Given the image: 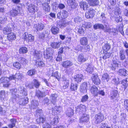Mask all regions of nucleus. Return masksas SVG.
<instances>
[{
  "label": "nucleus",
  "instance_id": "obj_23",
  "mask_svg": "<svg viewBox=\"0 0 128 128\" xmlns=\"http://www.w3.org/2000/svg\"><path fill=\"white\" fill-rule=\"evenodd\" d=\"M62 81L64 82V84L63 86V88L66 89L69 86V80L66 78L63 77H62Z\"/></svg>",
  "mask_w": 128,
  "mask_h": 128
},
{
  "label": "nucleus",
  "instance_id": "obj_2",
  "mask_svg": "<svg viewBox=\"0 0 128 128\" xmlns=\"http://www.w3.org/2000/svg\"><path fill=\"white\" fill-rule=\"evenodd\" d=\"M36 114L37 116H39V118L36 119V122L38 123H44L46 120L44 116L42 115L41 110H37L36 113Z\"/></svg>",
  "mask_w": 128,
  "mask_h": 128
},
{
  "label": "nucleus",
  "instance_id": "obj_15",
  "mask_svg": "<svg viewBox=\"0 0 128 128\" xmlns=\"http://www.w3.org/2000/svg\"><path fill=\"white\" fill-rule=\"evenodd\" d=\"M74 80L77 83L80 82L81 80L84 78V76L81 74H79L75 75L74 76Z\"/></svg>",
  "mask_w": 128,
  "mask_h": 128
},
{
  "label": "nucleus",
  "instance_id": "obj_19",
  "mask_svg": "<svg viewBox=\"0 0 128 128\" xmlns=\"http://www.w3.org/2000/svg\"><path fill=\"white\" fill-rule=\"evenodd\" d=\"M34 57L37 59H40L42 56V53L40 51L35 50L33 52Z\"/></svg>",
  "mask_w": 128,
  "mask_h": 128
},
{
  "label": "nucleus",
  "instance_id": "obj_27",
  "mask_svg": "<svg viewBox=\"0 0 128 128\" xmlns=\"http://www.w3.org/2000/svg\"><path fill=\"white\" fill-rule=\"evenodd\" d=\"M81 117L80 118V121L83 122H87L89 120V116L84 114H83Z\"/></svg>",
  "mask_w": 128,
  "mask_h": 128
},
{
  "label": "nucleus",
  "instance_id": "obj_35",
  "mask_svg": "<svg viewBox=\"0 0 128 128\" xmlns=\"http://www.w3.org/2000/svg\"><path fill=\"white\" fill-rule=\"evenodd\" d=\"M43 6L44 9L46 12H49L50 11V7L49 5L48 4H46V3H43L42 4Z\"/></svg>",
  "mask_w": 128,
  "mask_h": 128
},
{
  "label": "nucleus",
  "instance_id": "obj_12",
  "mask_svg": "<svg viewBox=\"0 0 128 128\" xmlns=\"http://www.w3.org/2000/svg\"><path fill=\"white\" fill-rule=\"evenodd\" d=\"M95 10L92 8H90L88 12L86 14V16L87 18H92L94 16Z\"/></svg>",
  "mask_w": 128,
  "mask_h": 128
},
{
  "label": "nucleus",
  "instance_id": "obj_25",
  "mask_svg": "<svg viewBox=\"0 0 128 128\" xmlns=\"http://www.w3.org/2000/svg\"><path fill=\"white\" fill-rule=\"evenodd\" d=\"M20 100L19 101V103L20 105H25L28 102V98H22L21 97V98Z\"/></svg>",
  "mask_w": 128,
  "mask_h": 128
},
{
  "label": "nucleus",
  "instance_id": "obj_40",
  "mask_svg": "<svg viewBox=\"0 0 128 128\" xmlns=\"http://www.w3.org/2000/svg\"><path fill=\"white\" fill-rule=\"evenodd\" d=\"M113 56L112 53L111 52L105 53L104 55L103 56L102 58L104 60H106L107 58L112 57Z\"/></svg>",
  "mask_w": 128,
  "mask_h": 128
},
{
  "label": "nucleus",
  "instance_id": "obj_16",
  "mask_svg": "<svg viewBox=\"0 0 128 128\" xmlns=\"http://www.w3.org/2000/svg\"><path fill=\"white\" fill-rule=\"evenodd\" d=\"M57 95L56 94H51L50 96V99L52 103L54 105L56 104V102L57 100Z\"/></svg>",
  "mask_w": 128,
  "mask_h": 128
},
{
  "label": "nucleus",
  "instance_id": "obj_49",
  "mask_svg": "<svg viewBox=\"0 0 128 128\" xmlns=\"http://www.w3.org/2000/svg\"><path fill=\"white\" fill-rule=\"evenodd\" d=\"M45 52H46L50 54V55L52 56L54 52V50L52 48H46V51Z\"/></svg>",
  "mask_w": 128,
  "mask_h": 128
},
{
  "label": "nucleus",
  "instance_id": "obj_13",
  "mask_svg": "<svg viewBox=\"0 0 128 128\" xmlns=\"http://www.w3.org/2000/svg\"><path fill=\"white\" fill-rule=\"evenodd\" d=\"M50 34V32L48 30L44 31L42 32L39 34V38H40L44 40V38H47Z\"/></svg>",
  "mask_w": 128,
  "mask_h": 128
},
{
  "label": "nucleus",
  "instance_id": "obj_43",
  "mask_svg": "<svg viewBox=\"0 0 128 128\" xmlns=\"http://www.w3.org/2000/svg\"><path fill=\"white\" fill-rule=\"evenodd\" d=\"M59 29L58 27L55 26H53L52 27L51 31L54 34H58L59 31Z\"/></svg>",
  "mask_w": 128,
  "mask_h": 128
},
{
  "label": "nucleus",
  "instance_id": "obj_30",
  "mask_svg": "<svg viewBox=\"0 0 128 128\" xmlns=\"http://www.w3.org/2000/svg\"><path fill=\"white\" fill-rule=\"evenodd\" d=\"M8 40L10 41L15 40L16 38V36L15 34L13 32L10 33L8 34L7 36Z\"/></svg>",
  "mask_w": 128,
  "mask_h": 128
},
{
  "label": "nucleus",
  "instance_id": "obj_56",
  "mask_svg": "<svg viewBox=\"0 0 128 128\" xmlns=\"http://www.w3.org/2000/svg\"><path fill=\"white\" fill-rule=\"evenodd\" d=\"M67 2L68 5L71 6L76 4L74 0H67Z\"/></svg>",
  "mask_w": 128,
  "mask_h": 128
},
{
  "label": "nucleus",
  "instance_id": "obj_41",
  "mask_svg": "<svg viewBox=\"0 0 128 128\" xmlns=\"http://www.w3.org/2000/svg\"><path fill=\"white\" fill-rule=\"evenodd\" d=\"M36 71L34 68L28 71L27 72V74L30 76H32L35 74Z\"/></svg>",
  "mask_w": 128,
  "mask_h": 128
},
{
  "label": "nucleus",
  "instance_id": "obj_54",
  "mask_svg": "<svg viewBox=\"0 0 128 128\" xmlns=\"http://www.w3.org/2000/svg\"><path fill=\"white\" fill-rule=\"evenodd\" d=\"M86 71L90 74H92L93 70V68L90 65H88L86 70Z\"/></svg>",
  "mask_w": 128,
  "mask_h": 128
},
{
  "label": "nucleus",
  "instance_id": "obj_37",
  "mask_svg": "<svg viewBox=\"0 0 128 128\" xmlns=\"http://www.w3.org/2000/svg\"><path fill=\"white\" fill-rule=\"evenodd\" d=\"M74 110L71 108H68L66 112V114L69 117H70L74 114Z\"/></svg>",
  "mask_w": 128,
  "mask_h": 128
},
{
  "label": "nucleus",
  "instance_id": "obj_50",
  "mask_svg": "<svg viewBox=\"0 0 128 128\" xmlns=\"http://www.w3.org/2000/svg\"><path fill=\"white\" fill-rule=\"evenodd\" d=\"M86 30L85 28H84L83 26L80 28L78 30V33L82 35H84L85 34V32H86Z\"/></svg>",
  "mask_w": 128,
  "mask_h": 128
},
{
  "label": "nucleus",
  "instance_id": "obj_60",
  "mask_svg": "<svg viewBox=\"0 0 128 128\" xmlns=\"http://www.w3.org/2000/svg\"><path fill=\"white\" fill-rule=\"evenodd\" d=\"M15 75L17 79H21L24 77L22 74L19 72L16 73Z\"/></svg>",
  "mask_w": 128,
  "mask_h": 128
},
{
  "label": "nucleus",
  "instance_id": "obj_64",
  "mask_svg": "<svg viewBox=\"0 0 128 128\" xmlns=\"http://www.w3.org/2000/svg\"><path fill=\"white\" fill-rule=\"evenodd\" d=\"M14 66L17 68L19 69L21 67L20 64L18 62H16L13 64Z\"/></svg>",
  "mask_w": 128,
  "mask_h": 128
},
{
  "label": "nucleus",
  "instance_id": "obj_58",
  "mask_svg": "<svg viewBox=\"0 0 128 128\" xmlns=\"http://www.w3.org/2000/svg\"><path fill=\"white\" fill-rule=\"evenodd\" d=\"M102 78L104 80L108 82L109 80V76L107 73L104 74L102 76Z\"/></svg>",
  "mask_w": 128,
  "mask_h": 128
},
{
  "label": "nucleus",
  "instance_id": "obj_7",
  "mask_svg": "<svg viewBox=\"0 0 128 128\" xmlns=\"http://www.w3.org/2000/svg\"><path fill=\"white\" fill-rule=\"evenodd\" d=\"M9 79L7 77H2L0 79V83H3V86L5 87H8L10 85L9 83Z\"/></svg>",
  "mask_w": 128,
  "mask_h": 128
},
{
  "label": "nucleus",
  "instance_id": "obj_46",
  "mask_svg": "<svg viewBox=\"0 0 128 128\" xmlns=\"http://www.w3.org/2000/svg\"><path fill=\"white\" fill-rule=\"evenodd\" d=\"M6 95V93L4 90H2L0 91V98L2 101L4 100Z\"/></svg>",
  "mask_w": 128,
  "mask_h": 128
},
{
  "label": "nucleus",
  "instance_id": "obj_5",
  "mask_svg": "<svg viewBox=\"0 0 128 128\" xmlns=\"http://www.w3.org/2000/svg\"><path fill=\"white\" fill-rule=\"evenodd\" d=\"M21 8L17 6L13 7L10 11V14L12 16H16L20 13Z\"/></svg>",
  "mask_w": 128,
  "mask_h": 128
},
{
  "label": "nucleus",
  "instance_id": "obj_34",
  "mask_svg": "<svg viewBox=\"0 0 128 128\" xmlns=\"http://www.w3.org/2000/svg\"><path fill=\"white\" fill-rule=\"evenodd\" d=\"M88 3L90 6H94L98 5L99 2L98 0H90Z\"/></svg>",
  "mask_w": 128,
  "mask_h": 128
},
{
  "label": "nucleus",
  "instance_id": "obj_45",
  "mask_svg": "<svg viewBox=\"0 0 128 128\" xmlns=\"http://www.w3.org/2000/svg\"><path fill=\"white\" fill-rule=\"evenodd\" d=\"M10 121L11 123L9 124L8 126L10 128H12L15 126L16 120L14 119H12L10 120Z\"/></svg>",
  "mask_w": 128,
  "mask_h": 128
},
{
  "label": "nucleus",
  "instance_id": "obj_28",
  "mask_svg": "<svg viewBox=\"0 0 128 128\" xmlns=\"http://www.w3.org/2000/svg\"><path fill=\"white\" fill-rule=\"evenodd\" d=\"M80 44L82 46H86L88 44V40L86 37L81 38L80 40Z\"/></svg>",
  "mask_w": 128,
  "mask_h": 128
},
{
  "label": "nucleus",
  "instance_id": "obj_31",
  "mask_svg": "<svg viewBox=\"0 0 128 128\" xmlns=\"http://www.w3.org/2000/svg\"><path fill=\"white\" fill-rule=\"evenodd\" d=\"M67 23L64 21H59L58 22L57 26L61 28H62L66 26Z\"/></svg>",
  "mask_w": 128,
  "mask_h": 128
},
{
  "label": "nucleus",
  "instance_id": "obj_9",
  "mask_svg": "<svg viewBox=\"0 0 128 128\" xmlns=\"http://www.w3.org/2000/svg\"><path fill=\"white\" fill-rule=\"evenodd\" d=\"M24 39L27 42H31L34 41V37L32 34L25 32L24 34Z\"/></svg>",
  "mask_w": 128,
  "mask_h": 128
},
{
  "label": "nucleus",
  "instance_id": "obj_10",
  "mask_svg": "<svg viewBox=\"0 0 128 128\" xmlns=\"http://www.w3.org/2000/svg\"><path fill=\"white\" fill-rule=\"evenodd\" d=\"M92 79L93 82L95 84L98 85L100 84V80L97 74H92Z\"/></svg>",
  "mask_w": 128,
  "mask_h": 128
},
{
  "label": "nucleus",
  "instance_id": "obj_47",
  "mask_svg": "<svg viewBox=\"0 0 128 128\" xmlns=\"http://www.w3.org/2000/svg\"><path fill=\"white\" fill-rule=\"evenodd\" d=\"M94 28L95 29L98 28L102 29H103L104 28V26L102 24H96L94 26Z\"/></svg>",
  "mask_w": 128,
  "mask_h": 128
},
{
  "label": "nucleus",
  "instance_id": "obj_11",
  "mask_svg": "<svg viewBox=\"0 0 128 128\" xmlns=\"http://www.w3.org/2000/svg\"><path fill=\"white\" fill-rule=\"evenodd\" d=\"M26 5L28 6L27 7L29 12L32 13H34L36 11V6L33 4H29L27 3Z\"/></svg>",
  "mask_w": 128,
  "mask_h": 128
},
{
  "label": "nucleus",
  "instance_id": "obj_32",
  "mask_svg": "<svg viewBox=\"0 0 128 128\" xmlns=\"http://www.w3.org/2000/svg\"><path fill=\"white\" fill-rule=\"evenodd\" d=\"M119 56L121 60H124L125 58V51L123 50H120L119 52Z\"/></svg>",
  "mask_w": 128,
  "mask_h": 128
},
{
  "label": "nucleus",
  "instance_id": "obj_39",
  "mask_svg": "<svg viewBox=\"0 0 128 128\" xmlns=\"http://www.w3.org/2000/svg\"><path fill=\"white\" fill-rule=\"evenodd\" d=\"M31 107L33 108H36L38 105V102L35 100H33L31 101Z\"/></svg>",
  "mask_w": 128,
  "mask_h": 128
},
{
  "label": "nucleus",
  "instance_id": "obj_4",
  "mask_svg": "<svg viewBox=\"0 0 128 128\" xmlns=\"http://www.w3.org/2000/svg\"><path fill=\"white\" fill-rule=\"evenodd\" d=\"M59 118L58 116H56L54 118L50 117L48 120V123L50 125L57 124L59 122Z\"/></svg>",
  "mask_w": 128,
  "mask_h": 128
},
{
  "label": "nucleus",
  "instance_id": "obj_1",
  "mask_svg": "<svg viewBox=\"0 0 128 128\" xmlns=\"http://www.w3.org/2000/svg\"><path fill=\"white\" fill-rule=\"evenodd\" d=\"M18 93L20 94H16L12 95V100H19L22 96L24 97L27 95V92L25 90L24 87L22 86H20L18 88Z\"/></svg>",
  "mask_w": 128,
  "mask_h": 128
},
{
  "label": "nucleus",
  "instance_id": "obj_59",
  "mask_svg": "<svg viewBox=\"0 0 128 128\" xmlns=\"http://www.w3.org/2000/svg\"><path fill=\"white\" fill-rule=\"evenodd\" d=\"M102 29L104 30V32H110L112 31V29L110 28L108 26H106L105 28L104 27V28Z\"/></svg>",
  "mask_w": 128,
  "mask_h": 128
},
{
  "label": "nucleus",
  "instance_id": "obj_6",
  "mask_svg": "<svg viewBox=\"0 0 128 128\" xmlns=\"http://www.w3.org/2000/svg\"><path fill=\"white\" fill-rule=\"evenodd\" d=\"M95 120L94 122L96 124L100 123L104 119V116L102 114L99 113L95 115Z\"/></svg>",
  "mask_w": 128,
  "mask_h": 128
},
{
  "label": "nucleus",
  "instance_id": "obj_20",
  "mask_svg": "<svg viewBox=\"0 0 128 128\" xmlns=\"http://www.w3.org/2000/svg\"><path fill=\"white\" fill-rule=\"evenodd\" d=\"M79 5L81 8H82L84 10H87L88 8V4L86 2L84 1H81L79 3Z\"/></svg>",
  "mask_w": 128,
  "mask_h": 128
},
{
  "label": "nucleus",
  "instance_id": "obj_57",
  "mask_svg": "<svg viewBox=\"0 0 128 128\" xmlns=\"http://www.w3.org/2000/svg\"><path fill=\"white\" fill-rule=\"evenodd\" d=\"M115 20L117 22H121L122 20V17L119 16H115Z\"/></svg>",
  "mask_w": 128,
  "mask_h": 128
},
{
  "label": "nucleus",
  "instance_id": "obj_26",
  "mask_svg": "<svg viewBox=\"0 0 128 128\" xmlns=\"http://www.w3.org/2000/svg\"><path fill=\"white\" fill-rule=\"evenodd\" d=\"M36 95L39 99H41L45 96L44 92L39 90L36 91Z\"/></svg>",
  "mask_w": 128,
  "mask_h": 128
},
{
  "label": "nucleus",
  "instance_id": "obj_51",
  "mask_svg": "<svg viewBox=\"0 0 128 128\" xmlns=\"http://www.w3.org/2000/svg\"><path fill=\"white\" fill-rule=\"evenodd\" d=\"M44 58L47 59L49 60L52 59V56L50 55V54L46 52H44Z\"/></svg>",
  "mask_w": 128,
  "mask_h": 128
},
{
  "label": "nucleus",
  "instance_id": "obj_21",
  "mask_svg": "<svg viewBox=\"0 0 128 128\" xmlns=\"http://www.w3.org/2000/svg\"><path fill=\"white\" fill-rule=\"evenodd\" d=\"M18 60L24 65H25L28 63V60L25 58L22 57L20 56H18L17 57Z\"/></svg>",
  "mask_w": 128,
  "mask_h": 128
},
{
  "label": "nucleus",
  "instance_id": "obj_44",
  "mask_svg": "<svg viewBox=\"0 0 128 128\" xmlns=\"http://www.w3.org/2000/svg\"><path fill=\"white\" fill-rule=\"evenodd\" d=\"M27 51V49L25 47H22L20 48L19 50V52L20 54L26 53Z\"/></svg>",
  "mask_w": 128,
  "mask_h": 128
},
{
  "label": "nucleus",
  "instance_id": "obj_33",
  "mask_svg": "<svg viewBox=\"0 0 128 128\" xmlns=\"http://www.w3.org/2000/svg\"><path fill=\"white\" fill-rule=\"evenodd\" d=\"M60 44V42L58 41L57 42H53L50 45L53 48H59Z\"/></svg>",
  "mask_w": 128,
  "mask_h": 128
},
{
  "label": "nucleus",
  "instance_id": "obj_52",
  "mask_svg": "<svg viewBox=\"0 0 128 128\" xmlns=\"http://www.w3.org/2000/svg\"><path fill=\"white\" fill-rule=\"evenodd\" d=\"M127 79H128L123 80L121 82V84L124 86V89L126 88L128 84V81H127Z\"/></svg>",
  "mask_w": 128,
  "mask_h": 128
},
{
  "label": "nucleus",
  "instance_id": "obj_17",
  "mask_svg": "<svg viewBox=\"0 0 128 128\" xmlns=\"http://www.w3.org/2000/svg\"><path fill=\"white\" fill-rule=\"evenodd\" d=\"M73 64L72 62L70 60L63 61L62 62V66L65 68H68L72 66Z\"/></svg>",
  "mask_w": 128,
  "mask_h": 128
},
{
  "label": "nucleus",
  "instance_id": "obj_29",
  "mask_svg": "<svg viewBox=\"0 0 128 128\" xmlns=\"http://www.w3.org/2000/svg\"><path fill=\"white\" fill-rule=\"evenodd\" d=\"M118 64L117 63V61L114 60L113 61L110 67L111 68L112 70H115L116 68L118 67Z\"/></svg>",
  "mask_w": 128,
  "mask_h": 128
},
{
  "label": "nucleus",
  "instance_id": "obj_62",
  "mask_svg": "<svg viewBox=\"0 0 128 128\" xmlns=\"http://www.w3.org/2000/svg\"><path fill=\"white\" fill-rule=\"evenodd\" d=\"M0 59L2 61L6 62L8 59V58L6 54L2 56L0 58Z\"/></svg>",
  "mask_w": 128,
  "mask_h": 128
},
{
  "label": "nucleus",
  "instance_id": "obj_24",
  "mask_svg": "<svg viewBox=\"0 0 128 128\" xmlns=\"http://www.w3.org/2000/svg\"><path fill=\"white\" fill-rule=\"evenodd\" d=\"M90 91L91 93L94 96H96L98 94V89L95 86H93L90 88Z\"/></svg>",
  "mask_w": 128,
  "mask_h": 128
},
{
  "label": "nucleus",
  "instance_id": "obj_18",
  "mask_svg": "<svg viewBox=\"0 0 128 128\" xmlns=\"http://www.w3.org/2000/svg\"><path fill=\"white\" fill-rule=\"evenodd\" d=\"M34 28L37 31L42 30L44 27V25L42 23H38L34 25Z\"/></svg>",
  "mask_w": 128,
  "mask_h": 128
},
{
  "label": "nucleus",
  "instance_id": "obj_22",
  "mask_svg": "<svg viewBox=\"0 0 128 128\" xmlns=\"http://www.w3.org/2000/svg\"><path fill=\"white\" fill-rule=\"evenodd\" d=\"M118 74L120 76H126L128 75V72L124 68L120 69L118 72Z\"/></svg>",
  "mask_w": 128,
  "mask_h": 128
},
{
  "label": "nucleus",
  "instance_id": "obj_63",
  "mask_svg": "<svg viewBox=\"0 0 128 128\" xmlns=\"http://www.w3.org/2000/svg\"><path fill=\"white\" fill-rule=\"evenodd\" d=\"M56 4L58 5V8L60 9H63L65 7L64 5L62 3H59L58 4Z\"/></svg>",
  "mask_w": 128,
  "mask_h": 128
},
{
  "label": "nucleus",
  "instance_id": "obj_36",
  "mask_svg": "<svg viewBox=\"0 0 128 128\" xmlns=\"http://www.w3.org/2000/svg\"><path fill=\"white\" fill-rule=\"evenodd\" d=\"M118 94L117 90H114L111 92L110 94V98L111 99H113L115 98Z\"/></svg>",
  "mask_w": 128,
  "mask_h": 128
},
{
  "label": "nucleus",
  "instance_id": "obj_53",
  "mask_svg": "<svg viewBox=\"0 0 128 128\" xmlns=\"http://www.w3.org/2000/svg\"><path fill=\"white\" fill-rule=\"evenodd\" d=\"M33 82L36 88H38L40 84V83L36 79H34Z\"/></svg>",
  "mask_w": 128,
  "mask_h": 128
},
{
  "label": "nucleus",
  "instance_id": "obj_3",
  "mask_svg": "<svg viewBox=\"0 0 128 128\" xmlns=\"http://www.w3.org/2000/svg\"><path fill=\"white\" fill-rule=\"evenodd\" d=\"M76 112L79 114H84L86 111V107L85 106L81 104L76 108Z\"/></svg>",
  "mask_w": 128,
  "mask_h": 128
},
{
  "label": "nucleus",
  "instance_id": "obj_14",
  "mask_svg": "<svg viewBox=\"0 0 128 128\" xmlns=\"http://www.w3.org/2000/svg\"><path fill=\"white\" fill-rule=\"evenodd\" d=\"M87 83L84 82H83L80 86V91L83 93L86 92L87 89Z\"/></svg>",
  "mask_w": 128,
  "mask_h": 128
},
{
  "label": "nucleus",
  "instance_id": "obj_42",
  "mask_svg": "<svg viewBox=\"0 0 128 128\" xmlns=\"http://www.w3.org/2000/svg\"><path fill=\"white\" fill-rule=\"evenodd\" d=\"M86 60V59L84 58V56L82 54L79 55L78 57V60L80 62H84Z\"/></svg>",
  "mask_w": 128,
  "mask_h": 128
},
{
  "label": "nucleus",
  "instance_id": "obj_8",
  "mask_svg": "<svg viewBox=\"0 0 128 128\" xmlns=\"http://www.w3.org/2000/svg\"><path fill=\"white\" fill-rule=\"evenodd\" d=\"M68 16L67 12L65 10H62V12H59L57 14L58 18L61 20L66 18Z\"/></svg>",
  "mask_w": 128,
  "mask_h": 128
},
{
  "label": "nucleus",
  "instance_id": "obj_48",
  "mask_svg": "<svg viewBox=\"0 0 128 128\" xmlns=\"http://www.w3.org/2000/svg\"><path fill=\"white\" fill-rule=\"evenodd\" d=\"M3 32L5 34H10L11 32V28L8 27L4 28L3 30Z\"/></svg>",
  "mask_w": 128,
  "mask_h": 128
},
{
  "label": "nucleus",
  "instance_id": "obj_55",
  "mask_svg": "<svg viewBox=\"0 0 128 128\" xmlns=\"http://www.w3.org/2000/svg\"><path fill=\"white\" fill-rule=\"evenodd\" d=\"M110 45L109 44L107 43L104 44L103 47V48L104 50H108L110 48Z\"/></svg>",
  "mask_w": 128,
  "mask_h": 128
},
{
  "label": "nucleus",
  "instance_id": "obj_61",
  "mask_svg": "<svg viewBox=\"0 0 128 128\" xmlns=\"http://www.w3.org/2000/svg\"><path fill=\"white\" fill-rule=\"evenodd\" d=\"M52 76L54 77L55 78H57L58 80H60V76H58V72H56L52 74Z\"/></svg>",
  "mask_w": 128,
  "mask_h": 128
},
{
  "label": "nucleus",
  "instance_id": "obj_38",
  "mask_svg": "<svg viewBox=\"0 0 128 128\" xmlns=\"http://www.w3.org/2000/svg\"><path fill=\"white\" fill-rule=\"evenodd\" d=\"M78 84H76L71 83L70 89L72 91H76L78 88Z\"/></svg>",
  "mask_w": 128,
  "mask_h": 128
}]
</instances>
